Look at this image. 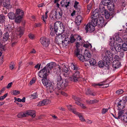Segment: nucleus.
Listing matches in <instances>:
<instances>
[{"mask_svg":"<svg viewBox=\"0 0 127 127\" xmlns=\"http://www.w3.org/2000/svg\"><path fill=\"white\" fill-rule=\"evenodd\" d=\"M57 80L58 88L56 89V90L59 91L60 92L61 88H64L67 86L68 82L66 79H63L60 75L57 77Z\"/></svg>","mask_w":127,"mask_h":127,"instance_id":"nucleus-1","label":"nucleus"},{"mask_svg":"<svg viewBox=\"0 0 127 127\" xmlns=\"http://www.w3.org/2000/svg\"><path fill=\"white\" fill-rule=\"evenodd\" d=\"M126 101L125 100H122L119 101L117 103V107L119 110L118 118H119L120 116L122 113H124L125 110L124 107L125 105Z\"/></svg>","mask_w":127,"mask_h":127,"instance_id":"nucleus-2","label":"nucleus"},{"mask_svg":"<svg viewBox=\"0 0 127 127\" xmlns=\"http://www.w3.org/2000/svg\"><path fill=\"white\" fill-rule=\"evenodd\" d=\"M47 90L48 92L50 93L54 92L57 95H59L58 92L59 91H56V89L58 88L57 87L51 83H49L46 86Z\"/></svg>","mask_w":127,"mask_h":127,"instance_id":"nucleus-3","label":"nucleus"},{"mask_svg":"<svg viewBox=\"0 0 127 127\" xmlns=\"http://www.w3.org/2000/svg\"><path fill=\"white\" fill-rule=\"evenodd\" d=\"M50 72V71L48 70L46 66H45L38 72V75L39 77L41 78L47 77Z\"/></svg>","mask_w":127,"mask_h":127,"instance_id":"nucleus-4","label":"nucleus"},{"mask_svg":"<svg viewBox=\"0 0 127 127\" xmlns=\"http://www.w3.org/2000/svg\"><path fill=\"white\" fill-rule=\"evenodd\" d=\"M62 11L61 10L59 11L54 10L52 11L51 14L53 15V17L54 16L56 19H58L62 18Z\"/></svg>","mask_w":127,"mask_h":127,"instance_id":"nucleus-5","label":"nucleus"},{"mask_svg":"<svg viewBox=\"0 0 127 127\" xmlns=\"http://www.w3.org/2000/svg\"><path fill=\"white\" fill-rule=\"evenodd\" d=\"M40 42L43 46L45 47H48L50 43L49 39L45 37H42L40 38Z\"/></svg>","mask_w":127,"mask_h":127,"instance_id":"nucleus-6","label":"nucleus"},{"mask_svg":"<svg viewBox=\"0 0 127 127\" xmlns=\"http://www.w3.org/2000/svg\"><path fill=\"white\" fill-rule=\"evenodd\" d=\"M80 78L79 72L77 71L75 72L72 76L69 77L71 81L75 82H77Z\"/></svg>","mask_w":127,"mask_h":127,"instance_id":"nucleus-7","label":"nucleus"},{"mask_svg":"<svg viewBox=\"0 0 127 127\" xmlns=\"http://www.w3.org/2000/svg\"><path fill=\"white\" fill-rule=\"evenodd\" d=\"M85 29L86 32H87L88 31L90 32H92L95 30V28L94 25L91 24L89 22L86 26Z\"/></svg>","mask_w":127,"mask_h":127,"instance_id":"nucleus-8","label":"nucleus"},{"mask_svg":"<svg viewBox=\"0 0 127 127\" xmlns=\"http://www.w3.org/2000/svg\"><path fill=\"white\" fill-rule=\"evenodd\" d=\"M59 25H60L61 29H62V31L64 32V26L63 24L60 21H57L54 24V28L55 29V30L57 31H58Z\"/></svg>","mask_w":127,"mask_h":127,"instance_id":"nucleus-9","label":"nucleus"},{"mask_svg":"<svg viewBox=\"0 0 127 127\" xmlns=\"http://www.w3.org/2000/svg\"><path fill=\"white\" fill-rule=\"evenodd\" d=\"M59 68L60 70L61 69L62 70L63 72L64 73L63 75L65 76L66 77L67 75V73L68 70L67 68L66 67L65 64H62L61 67L59 66Z\"/></svg>","mask_w":127,"mask_h":127,"instance_id":"nucleus-10","label":"nucleus"},{"mask_svg":"<svg viewBox=\"0 0 127 127\" xmlns=\"http://www.w3.org/2000/svg\"><path fill=\"white\" fill-rule=\"evenodd\" d=\"M2 4L3 7L6 9H9L12 8V6L10 4L9 0H3Z\"/></svg>","mask_w":127,"mask_h":127,"instance_id":"nucleus-11","label":"nucleus"},{"mask_svg":"<svg viewBox=\"0 0 127 127\" xmlns=\"http://www.w3.org/2000/svg\"><path fill=\"white\" fill-rule=\"evenodd\" d=\"M103 11L102 12H104L105 17L106 19H111L113 17V16L110 15L108 11L106 10L104 7H102L101 9Z\"/></svg>","mask_w":127,"mask_h":127,"instance_id":"nucleus-12","label":"nucleus"},{"mask_svg":"<svg viewBox=\"0 0 127 127\" xmlns=\"http://www.w3.org/2000/svg\"><path fill=\"white\" fill-rule=\"evenodd\" d=\"M104 19L103 18H99L98 19L97 26L100 27L102 28L104 27L105 24L104 23Z\"/></svg>","mask_w":127,"mask_h":127,"instance_id":"nucleus-13","label":"nucleus"},{"mask_svg":"<svg viewBox=\"0 0 127 127\" xmlns=\"http://www.w3.org/2000/svg\"><path fill=\"white\" fill-rule=\"evenodd\" d=\"M51 103V101L47 99H45L42 101L39 102L38 103V106H40L46 105Z\"/></svg>","mask_w":127,"mask_h":127,"instance_id":"nucleus-14","label":"nucleus"},{"mask_svg":"<svg viewBox=\"0 0 127 127\" xmlns=\"http://www.w3.org/2000/svg\"><path fill=\"white\" fill-rule=\"evenodd\" d=\"M56 65V63L54 62H52L47 64L46 66L47 69L48 70H51Z\"/></svg>","mask_w":127,"mask_h":127,"instance_id":"nucleus-15","label":"nucleus"},{"mask_svg":"<svg viewBox=\"0 0 127 127\" xmlns=\"http://www.w3.org/2000/svg\"><path fill=\"white\" fill-rule=\"evenodd\" d=\"M82 19V17L80 15L77 16L75 18V22L76 25L77 26L79 25Z\"/></svg>","mask_w":127,"mask_h":127,"instance_id":"nucleus-16","label":"nucleus"},{"mask_svg":"<svg viewBox=\"0 0 127 127\" xmlns=\"http://www.w3.org/2000/svg\"><path fill=\"white\" fill-rule=\"evenodd\" d=\"M17 33L18 34L20 37H21L24 33V29L23 27H20L16 29Z\"/></svg>","mask_w":127,"mask_h":127,"instance_id":"nucleus-17","label":"nucleus"},{"mask_svg":"<svg viewBox=\"0 0 127 127\" xmlns=\"http://www.w3.org/2000/svg\"><path fill=\"white\" fill-rule=\"evenodd\" d=\"M121 63L120 61H114L112 62V67L115 69L120 67L121 66Z\"/></svg>","mask_w":127,"mask_h":127,"instance_id":"nucleus-18","label":"nucleus"},{"mask_svg":"<svg viewBox=\"0 0 127 127\" xmlns=\"http://www.w3.org/2000/svg\"><path fill=\"white\" fill-rule=\"evenodd\" d=\"M70 2L69 1H67V0H62L60 3V4L61 6L65 7L67 8L69 6Z\"/></svg>","mask_w":127,"mask_h":127,"instance_id":"nucleus-19","label":"nucleus"},{"mask_svg":"<svg viewBox=\"0 0 127 127\" xmlns=\"http://www.w3.org/2000/svg\"><path fill=\"white\" fill-rule=\"evenodd\" d=\"M123 113H122L121 115L120 116L119 118H118V117L119 116V113H118V116L117 118H115L116 119H121L124 122L126 123L127 122V114H125L123 116H122V115Z\"/></svg>","mask_w":127,"mask_h":127,"instance_id":"nucleus-20","label":"nucleus"},{"mask_svg":"<svg viewBox=\"0 0 127 127\" xmlns=\"http://www.w3.org/2000/svg\"><path fill=\"white\" fill-rule=\"evenodd\" d=\"M69 39L67 37H66L64 39H63L62 44L64 46H66L69 43Z\"/></svg>","mask_w":127,"mask_h":127,"instance_id":"nucleus-21","label":"nucleus"},{"mask_svg":"<svg viewBox=\"0 0 127 127\" xmlns=\"http://www.w3.org/2000/svg\"><path fill=\"white\" fill-rule=\"evenodd\" d=\"M84 56L86 58L85 61L89 60L90 58H91V54L90 52L87 51H85L84 53Z\"/></svg>","mask_w":127,"mask_h":127,"instance_id":"nucleus-22","label":"nucleus"},{"mask_svg":"<svg viewBox=\"0 0 127 127\" xmlns=\"http://www.w3.org/2000/svg\"><path fill=\"white\" fill-rule=\"evenodd\" d=\"M108 9L110 11L113 10L114 9V5L113 2H110L107 5Z\"/></svg>","mask_w":127,"mask_h":127,"instance_id":"nucleus-23","label":"nucleus"},{"mask_svg":"<svg viewBox=\"0 0 127 127\" xmlns=\"http://www.w3.org/2000/svg\"><path fill=\"white\" fill-rule=\"evenodd\" d=\"M24 12L23 10L20 9H17L15 13L16 16H23Z\"/></svg>","mask_w":127,"mask_h":127,"instance_id":"nucleus-24","label":"nucleus"},{"mask_svg":"<svg viewBox=\"0 0 127 127\" xmlns=\"http://www.w3.org/2000/svg\"><path fill=\"white\" fill-rule=\"evenodd\" d=\"M11 46L13 47L15 45L17 42V38L16 37H15L13 36L11 37Z\"/></svg>","mask_w":127,"mask_h":127,"instance_id":"nucleus-25","label":"nucleus"},{"mask_svg":"<svg viewBox=\"0 0 127 127\" xmlns=\"http://www.w3.org/2000/svg\"><path fill=\"white\" fill-rule=\"evenodd\" d=\"M26 113V114L30 115L31 116L34 118L35 116V112L34 110H30L27 111Z\"/></svg>","mask_w":127,"mask_h":127,"instance_id":"nucleus-26","label":"nucleus"},{"mask_svg":"<svg viewBox=\"0 0 127 127\" xmlns=\"http://www.w3.org/2000/svg\"><path fill=\"white\" fill-rule=\"evenodd\" d=\"M91 22H90L91 24L94 25L95 27L96 26H97L98 19L97 18H92Z\"/></svg>","mask_w":127,"mask_h":127,"instance_id":"nucleus-27","label":"nucleus"},{"mask_svg":"<svg viewBox=\"0 0 127 127\" xmlns=\"http://www.w3.org/2000/svg\"><path fill=\"white\" fill-rule=\"evenodd\" d=\"M9 36V34L8 32H6L4 33L3 35L2 38L3 41H6L8 40Z\"/></svg>","mask_w":127,"mask_h":127,"instance_id":"nucleus-28","label":"nucleus"},{"mask_svg":"<svg viewBox=\"0 0 127 127\" xmlns=\"http://www.w3.org/2000/svg\"><path fill=\"white\" fill-rule=\"evenodd\" d=\"M9 18L10 19H14L16 17L15 13L14 14L13 12H10L8 14Z\"/></svg>","mask_w":127,"mask_h":127,"instance_id":"nucleus-29","label":"nucleus"},{"mask_svg":"<svg viewBox=\"0 0 127 127\" xmlns=\"http://www.w3.org/2000/svg\"><path fill=\"white\" fill-rule=\"evenodd\" d=\"M47 78V77L42 78H43L42 81L43 84L44 86H46L49 83H51V82H49V81H48Z\"/></svg>","mask_w":127,"mask_h":127,"instance_id":"nucleus-30","label":"nucleus"},{"mask_svg":"<svg viewBox=\"0 0 127 127\" xmlns=\"http://www.w3.org/2000/svg\"><path fill=\"white\" fill-rule=\"evenodd\" d=\"M99 15V12H97V11L95 10L93 12L92 15H91V18H95V17L98 16Z\"/></svg>","mask_w":127,"mask_h":127,"instance_id":"nucleus-31","label":"nucleus"},{"mask_svg":"<svg viewBox=\"0 0 127 127\" xmlns=\"http://www.w3.org/2000/svg\"><path fill=\"white\" fill-rule=\"evenodd\" d=\"M50 30H51V32L50 33V34L51 35H54V33H56V34H58L57 33L58 31H57L55 30V29L53 28V27H51L50 28Z\"/></svg>","mask_w":127,"mask_h":127,"instance_id":"nucleus-32","label":"nucleus"},{"mask_svg":"<svg viewBox=\"0 0 127 127\" xmlns=\"http://www.w3.org/2000/svg\"><path fill=\"white\" fill-rule=\"evenodd\" d=\"M63 39L60 38V36H57L55 38V41L58 44H61L62 43Z\"/></svg>","mask_w":127,"mask_h":127,"instance_id":"nucleus-33","label":"nucleus"},{"mask_svg":"<svg viewBox=\"0 0 127 127\" xmlns=\"http://www.w3.org/2000/svg\"><path fill=\"white\" fill-rule=\"evenodd\" d=\"M23 16H16V17L15 18V22L16 23H20L21 20Z\"/></svg>","mask_w":127,"mask_h":127,"instance_id":"nucleus-34","label":"nucleus"},{"mask_svg":"<svg viewBox=\"0 0 127 127\" xmlns=\"http://www.w3.org/2000/svg\"><path fill=\"white\" fill-rule=\"evenodd\" d=\"M79 3V2L75 1L74 3V7L76 10H77V11L78 12H79V11H80V9L78 7V5Z\"/></svg>","mask_w":127,"mask_h":127,"instance_id":"nucleus-35","label":"nucleus"},{"mask_svg":"<svg viewBox=\"0 0 127 127\" xmlns=\"http://www.w3.org/2000/svg\"><path fill=\"white\" fill-rule=\"evenodd\" d=\"M86 94L87 95H90L92 96H95V93H93L89 89H87L86 90Z\"/></svg>","mask_w":127,"mask_h":127,"instance_id":"nucleus-36","label":"nucleus"},{"mask_svg":"<svg viewBox=\"0 0 127 127\" xmlns=\"http://www.w3.org/2000/svg\"><path fill=\"white\" fill-rule=\"evenodd\" d=\"M5 19V17L3 15H0V23H4Z\"/></svg>","mask_w":127,"mask_h":127,"instance_id":"nucleus-37","label":"nucleus"},{"mask_svg":"<svg viewBox=\"0 0 127 127\" xmlns=\"http://www.w3.org/2000/svg\"><path fill=\"white\" fill-rule=\"evenodd\" d=\"M84 47L86 48H91L92 47V46L91 44L89 43V42H87L83 45Z\"/></svg>","mask_w":127,"mask_h":127,"instance_id":"nucleus-38","label":"nucleus"},{"mask_svg":"<svg viewBox=\"0 0 127 127\" xmlns=\"http://www.w3.org/2000/svg\"><path fill=\"white\" fill-rule=\"evenodd\" d=\"M89 62L91 65H95L96 63V61L93 59H89Z\"/></svg>","mask_w":127,"mask_h":127,"instance_id":"nucleus-39","label":"nucleus"},{"mask_svg":"<svg viewBox=\"0 0 127 127\" xmlns=\"http://www.w3.org/2000/svg\"><path fill=\"white\" fill-rule=\"evenodd\" d=\"M110 0H102L101 3L104 5L107 6L110 2Z\"/></svg>","mask_w":127,"mask_h":127,"instance_id":"nucleus-40","label":"nucleus"},{"mask_svg":"<svg viewBox=\"0 0 127 127\" xmlns=\"http://www.w3.org/2000/svg\"><path fill=\"white\" fill-rule=\"evenodd\" d=\"M82 62L84 61L85 60H86V58H85L84 56H83L82 54H80L79 55H78L77 57Z\"/></svg>","mask_w":127,"mask_h":127,"instance_id":"nucleus-41","label":"nucleus"},{"mask_svg":"<svg viewBox=\"0 0 127 127\" xmlns=\"http://www.w3.org/2000/svg\"><path fill=\"white\" fill-rule=\"evenodd\" d=\"M75 38V35H74L72 34L71 35L70 37V40L71 42L72 43L74 42L76 40Z\"/></svg>","mask_w":127,"mask_h":127,"instance_id":"nucleus-42","label":"nucleus"},{"mask_svg":"<svg viewBox=\"0 0 127 127\" xmlns=\"http://www.w3.org/2000/svg\"><path fill=\"white\" fill-rule=\"evenodd\" d=\"M29 97L31 99H32L36 98L37 97V95L36 93H35L30 95Z\"/></svg>","mask_w":127,"mask_h":127,"instance_id":"nucleus-43","label":"nucleus"},{"mask_svg":"<svg viewBox=\"0 0 127 127\" xmlns=\"http://www.w3.org/2000/svg\"><path fill=\"white\" fill-rule=\"evenodd\" d=\"M48 11L47 10L46 11V12H45V18H44V16L43 15L42 16V17H41L42 19L43 20V21L44 22V23L45 24L46 22H45V19H46L47 18V13H48Z\"/></svg>","mask_w":127,"mask_h":127,"instance_id":"nucleus-44","label":"nucleus"},{"mask_svg":"<svg viewBox=\"0 0 127 127\" xmlns=\"http://www.w3.org/2000/svg\"><path fill=\"white\" fill-rule=\"evenodd\" d=\"M76 104L80 106L83 109H85L86 108V106L83 104L79 102H75Z\"/></svg>","mask_w":127,"mask_h":127,"instance_id":"nucleus-45","label":"nucleus"},{"mask_svg":"<svg viewBox=\"0 0 127 127\" xmlns=\"http://www.w3.org/2000/svg\"><path fill=\"white\" fill-rule=\"evenodd\" d=\"M115 48L117 52H120L121 51L122 47L121 45L120 44H119L117 46H115Z\"/></svg>","mask_w":127,"mask_h":127,"instance_id":"nucleus-46","label":"nucleus"},{"mask_svg":"<svg viewBox=\"0 0 127 127\" xmlns=\"http://www.w3.org/2000/svg\"><path fill=\"white\" fill-rule=\"evenodd\" d=\"M26 114L23 113H21L18 114L17 116L19 118H21L26 117Z\"/></svg>","mask_w":127,"mask_h":127,"instance_id":"nucleus-47","label":"nucleus"},{"mask_svg":"<svg viewBox=\"0 0 127 127\" xmlns=\"http://www.w3.org/2000/svg\"><path fill=\"white\" fill-rule=\"evenodd\" d=\"M20 93V92L17 90H13L11 93V94L14 95H17L19 94Z\"/></svg>","mask_w":127,"mask_h":127,"instance_id":"nucleus-48","label":"nucleus"},{"mask_svg":"<svg viewBox=\"0 0 127 127\" xmlns=\"http://www.w3.org/2000/svg\"><path fill=\"white\" fill-rule=\"evenodd\" d=\"M80 120L82 122H85L86 121L84 119L83 117V115L81 113H80L78 115V116Z\"/></svg>","mask_w":127,"mask_h":127,"instance_id":"nucleus-49","label":"nucleus"},{"mask_svg":"<svg viewBox=\"0 0 127 127\" xmlns=\"http://www.w3.org/2000/svg\"><path fill=\"white\" fill-rule=\"evenodd\" d=\"M98 65L99 67L101 68L104 66V64L102 61H100L98 63Z\"/></svg>","mask_w":127,"mask_h":127,"instance_id":"nucleus-50","label":"nucleus"},{"mask_svg":"<svg viewBox=\"0 0 127 127\" xmlns=\"http://www.w3.org/2000/svg\"><path fill=\"white\" fill-rule=\"evenodd\" d=\"M75 38H76V40H77V42H79L80 40H82V37L79 35L77 34H75Z\"/></svg>","mask_w":127,"mask_h":127,"instance_id":"nucleus-51","label":"nucleus"},{"mask_svg":"<svg viewBox=\"0 0 127 127\" xmlns=\"http://www.w3.org/2000/svg\"><path fill=\"white\" fill-rule=\"evenodd\" d=\"M122 49L125 51H127V44L126 43H123L122 45Z\"/></svg>","mask_w":127,"mask_h":127,"instance_id":"nucleus-52","label":"nucleus"},{"mask_svg":"<svg viewBox=\"0 0 127 127\" xmlns=\"http://www.w3.org/2000/svg\"><path fill=\"white\" fill-rule=\"evenodd\" d=\"M92 3H90L89 4H88L87 6V12L88 13L89 12L90 10L91 9L92 7Z\"/></svg>","mask_w":127,"mask_h":127,"instance_id":"nucleus-53","label":"nucleus"},{"mask_svg":"<svg viewBox=\"0 0 127 127\" xmlns=\"http://www.w3.org/2000/svg\"><path fill=\"white\" fill-rule=\"evenodd\" d=\"M5 29L6 30V31L10 32L11 31L12 29L11 26L9 25H7L5 27Z\"/></svg>","mask_w":127,"mask_h":127,"instance_id":"nucleus-54","label":"nucleus"},{"mask_svg":"<svg viewBox=\"0 0 127 127\" xmlns=\"http://www.w3.org/2000/svg\"><path fill=\"white\" fill-rule=\"evenodd\" d=\"M104 85V84L102 82L100 83H98V84L94 83L92 84V86L96 87V86H102Z\"/></svg>","mask_w":127,"mask_h":127,"instance_id":"nucleus-55","label":"nucleus"},{"mask_svg":"<svg viewBox=\"0 0 127 127\" xmlns=\"http://www.w3.org/2000/svg\"><path fill=\"white\" fill-rule=\"evenodd\" d=\"M105 55L109 58L111 56V52L109 51H106L105 53Z\"/></svg>","mask_w":127,"mask_h":127,"instance_id":"nucleus-56","label":"nucleus"},{"mask_svg":"<svg viewBox=\"0 0 127 127\" xmlns=\"http://www.w3.org/2000/svg\"><path fill=\"white\" fill-rule=\"evenodd\" d=\"M80 50L79 49H77L75 51V53L77 57L78 55H79L81 54H80Z\"/></svg>","mask_w":127,"mask_h":127,"instance_id":"nucleus-57","label":"nucleus"},{"mask_svg":"<svg viewBox=\"0 0 127 127\" xmlns=\"http://www.w3.org/2000/svg\"><path fill=\"white\" fill-rule=\"evenodd\" d=\"M115 40L113 39L112 40L110 41L109 44V45L112 47L114 46L115 45Z\"/></svg>","mask_w":127,"mask_h":127,"instance_id":"nucleus-58","label":"nucleus"},{"mask_svg":"<svg viewBox=\"0 0 127 127\" xmlns=\"http://www.w3.org/2000/svg\"><path fill=\"white\" fill-rule=\"evenodd\" d=\"M72 97L73 98L75 101H76V102H79V101L80 100V98L77 97L74 95H72Z\"/></svg>","mask_w":127,"mask_h":127,"instance_id":"nucleus-59","label":"nucleus"},{"mask_svg":"<svg viewBox=\"0 0 127 127\" xmlns=\"http://www.w3.org/2000/svg\"><path fill=\"white\" fill-rule=\"evenodd\" d=\"M109 58L107 57L105 55V56L104 57L102 60H103L104 62H106V63H107V62H108V61L109 60Z\"/></svg>","mask_w":127,"mask_h":127,"instance_id":"nucleus-60","label":"nucleus"},{"mask_svg":"<svg viewBox=\"0 0 127 127\" xmlns=\"http://www.w3.org/2000/svg\"><path fill=\"white\" fill-rule=\"evenodd\" d=\"M108 108H103L102 109V113L103 114H105L108 111Z\"/></svg>","mask_w":127,"mask_h":127,"instance_id":"nucleus-61","label":"nucleus"},{"mask_svg":"<svg viewBox=\"0 0 127 127\" xmlns=\"http://www.w3.org/2000/svg\"><path fill=\"white\" fill-rule=\"evenodd\" d=\"M123 92V91L122 90H119L117 91L116 93L117 94L120 95L122 94Z\"/></svg>","mask_w":127,"mask_h":127,"instance_id":"nucleus-62","label":"nucleus"},{"mask_svg":"<svg viewBox=\"0 0 127 127\" xmlns=\"http://www.w3.org/2000/svg\"><path fill=\"white\" fill-rule=\"evenodd\" d=\"M71 67L72 69L73 70H76L77 69V67L72 63L71 64Z\"/></svg>","mask_w":127,"mask_h":127,"instance_id":"nucleus-63","label":"nucleus"},{"mask_svg":"<svg viewBox=\"0 0 127 127\" xmlns=\"http://www.w3.org/2000/svg\"><path fill=\"white\" fill-rule=\"evenodd\" d=\"M14 64L13 62H11V64H10V69L12 70L13 69L14 67Z\"/></svg>","mask_w":127,"mask_h":127,"instance_id":"nucleus-64","label":"nucleus"}]
</instances>
